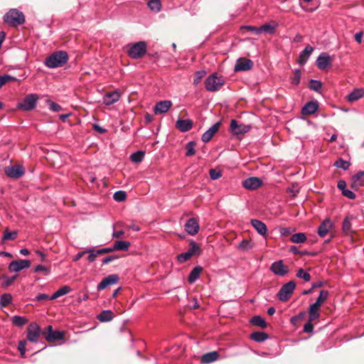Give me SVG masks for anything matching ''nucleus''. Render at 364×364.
Masks as SVG:
<instances>
[{"instance_id":"58836bf2","label":"nucleus","mask_w":364,"mask_h":364,"mask_svg":"<svg viewBox=\"0 0 364 364\" xmlns=\"http://www.w3.org/2000/svg\"><path fill=\"white\" fill-rule=\"evenodd\" d=\"M17 278V275H14L13 277H7L6 275H3L0 279L3 280L1 287L3 288H6L9 286H11L15 279Z\"/></svg>"},{"instance_id":"774afa93","label":"nucleus","mask_w":364,"mask_h":364,"mask_svg":"<svg viewBox=\"0 0 364 364\" xmlns=\"http://www.w3.org/2000/svg\"><path fill=\"white\" fill-rule=\"evenodd\" d=\"M50 109L54 112H58L62 109V107L60 105L52 102L50 103Z\"/></svg>"},{"instance_id":"bb28decb","label":"nucleus","mask_w":364,"mask_h":364,"mask_svg":"<svg viewBox=\"0 0 364 364\" xmlns=\"http://www.w3.org/2000/svg\"><path fill=\"white\" fill-rule=\"evenodd\" d=\"M321 306L316 304L315 302L312 304L309 307V320L310 321H313L317 318H318L320 316L319 309Z\"/></svg>"},{"instance_id":"f3484780","label":"nucleus","mask_w":364,"mask_h":364,"mask_svg":"<svg viewBox=\"0 0 364 364\" xmlns=\"http://www.w3.org/2000/svg\"><path fill=\"white\" fill-rule=\"evenodd\" d=\"M333 225V223L330 219H325L318 228V235L321 237H324L327 235V233L332 229Z\"/></svg>"},{"instance_id":"49530a36","label":"nucleus","mask_w":364,"mask_h":364,"mask_svg":"<svg viewBox=\"0 0 364 364\" xmlns=\"http://www.w3.org/2000/svg\"><path fill=\"white\" fill-rule=\"evenodd\" d=\"M17 234L18 233L16 231L10 232L8 229H6L3 235L2 241L14 240L16 239Z\"/></svg>"},{"instance_id":"de8ad7c7","label":"nucleus","mask_w":364,"mask_h":364,"mask_svg":"<svg viewBox=\"0 0 364 364\" xmlns=\"http://www.w3.org/2000/svg\"><path fill=\"white\" fill-rule=\"evenodd\" d=\"M322 87V84L319 80H311L309 82V87L311 90L318 92Z\"/></svg>"},{"instance_id":"7ed1b4c3","label":"nucleus","mask_w":364,"mask_h":364,"mask_svg":"<svg viewBox=\"0 0 364 364\" xmlns=\"http://www.w3.org/2000/svg\"><path fill=\"white\" fill-rule=\"evenodd\" d=\"M4 21L9 26H16L25 21V17L22 12L17 9H10L4 16Z\"/></svg>"},{"instance_id":"052dcab7","label":"nucleus","mask_w":364,"mask_h":364,"mask_svg":"<svg viewBox=\"0 0 364 364\" xmlns=\"http://www.w3.org/2000/svg\"><path fill=\"white\" fill-rule=\"evenodd\" d=\"M35 272H43L44 275H48L50 272V268L44 265H38L34 269Z\"/></svg>"},{"instance_id":"5fc2aeb1","label":"nucleus","mask_w":364,"mask_h":364,"mask_svg":"<svg viewBox=\"0 0 364 364\" xmlns=\"http://www.w3.org/2000/svg\"><path fill=\"white\" fill-rule=\"evenodd\" d=\"M127 194L124 191H118L114 193L113 198L117 202H122L126 199Z\"/></svg>"},{"instance_id":"e2e57ef3","label":"nucleus","mask_w":364,"mask_h":364,"mask_svg":"<svg viewBox=\"0 0 364 364\" xmlns=\"http://www.w3.org/2000/svg\"><path fill=\"white\" fill-rule=\"evenodd\" d=\"M210 177L212 180H216L221 177L222 174L220 171H217L216 169H210L209 171Z\"/></svg>"},{"instance_id":"4c0bfd02","label":"nucleus","mask_w":364,"mask_h":364,"mask_svg":"<svg viewBox=\"0 0 364 364\" xmlns=\"http://www.w3.org/2000/svg\"><path fill=\"white\" fill-rule=\"evenodd\" d=\"M306 240V236L303 232L294 234L291 237V241L294 243H303Z\"/></svg>"},{"instance_id":"2eb2a0df","label":"nucleus","mask_w":364,"mask_h":364,"mask_svg":"<svg viewBox=\"0 0 364 364\" xmlns=\"http://www.w3.org/2000/svg\"><path fill=\"white\" fill-rule=\"evenodd\" d=\"M185 230L191 235H195L198 232L199 224L196 218L188 219L185 225Z\"/></svg>"},{"instance_id":"9b49d317","label":"nucleus","mask_w":364,"mask_h":364,"mask_svg":"<svg viewBox=\"0 0 364 364\" xmlns=\"http://www.w3.org/2000/svg\"><path fill=\"white\" fill-rule=\"evenodd\" d=\"M331 57L327 53L323 52L317 58L316 65L320 70H325L331 66Z\"/></svg>"},{"instance_id":"603ef678","label":"nucleus","mask_w":364,"mask_h":364,"mask_svg":"<svg viewBox=\"0 0 364 364\" xmlns=\"http://www.w3.org/2000/svg\"><path fill=\"white\" fill-rule=\"evenodd\" d=\"M196 143L194 141H189L186 146V155L187 156H191L195 154L196 150H195Z\"/></svg>"},{"instance_id":"cd10ccee","label":"nucleus","mask_w":364,"mask_h":364,"mask_svg":"<svg viewBox=\"0 0 364 364\" xmlns=\"http://www.w3.org/2000/svg\"><path fill=\"white\" fill-rule=\"evenodd\" d=\"M219 355L216 351H212L204 354L201 357V362L203 363H210L218 360Z\"/></svg>"},{"instance_id":"c9c22d12","label":"nucleus","mask_w":364,"mask_h":364,"mask_svg":"<svg viewBox=\"0 0 364 364\" xmlns=\"http://www.w3.org/2000/svg\"><path fill=\"white\" fill-rule=\"evenodd\" d=\"M130 245H131L130 242L128 241H124V240L116 241L114 243V250L126 251L129 249Z\"/></svg>"},{"instance_id":"79ce46f5","label":"nucleus","mask_w":364,"mask_h":364,"mask_svg":"<svg viewBox=\"0 0 364 364\" xmlns=\"http://www.w3.org/2000/svg\"><path fill=\"white\" fill-rule=\"evenodd\" d=\"M11 301L12 296L10 294H4L0 297V306H6L11 302Z\"/></svg>"},{"instance_id":"8fccbe9b","label":"nucleus","mask_w":364,"mask_h":364,"mask_svg":"<svg viewBox=\"0 0 364 364\" xmlns=\"http://www.w3.org/2000/svg\"><path fill=\"white\" fill-rule=\"evenodd\" d=\"M328 296V291L327 290H321L315 303L321 306V304L327 299Z\"/></svg>"},{"instance_id":"c03bdc74","label":"nucleus","mask_w":364,"mask_h":364,"mask_svg":"<svg viewBox=\"0 0 364 364\" xmlns=\"http://www.w3.org/2000/svg\"><path fill=\"white\" fill-rule=\"evenodd\" d=\"M12 323L18 327L23 326L27 323L26 318L20 316H14L11 318Z\"/></svg>"},{"instance_id":"4d7b16f0","label":"nucleus","mask_w":364,"mask_h":364,"mask_svg":"<svg viewBox=\"0 0 364 364\" xmlns=\"http://www.w3.org/2000/svg\"><path fill=\"white\" fill-rule=\"evenodd\" d=\"M188 251L191 252V255H193L195 254H199L200 252V249L196 242L191 241Z\"/></svg>"},{"instance_id":"e433bc0d","label":"nucleus","mask_w":364,"mask_h":364,"mask_svg":"<svg viewBox=\"0 0 364 364\" xmlns=\"http://www.w3.org/2000/svg\"><path fill=\"white\" fill-rule=\"evenodd\" d=\"M250 321L252 324L259 326L262 328H266L267 326V322L260 316H255L254 317L252 318Z\"/></svg>"},{"instance_id":"864d4df0","label":"nucleus","mask_w":364,"mask_h":364,"mask_svg":"<svg viewBox=\"0 0 364 364\" xmlns=\"http://www.w3.org/2000/svg\"><path fill=\"white\" fill-rule=\"evenodd\" d=\"M85 253H89L87 260L90 262H93L96 259L97 256L99 255V254L97 253V250H94V248L86 249Z\"/></svg>"},{"instance_id":"a211bd4d","label":"nucleus","mask_w":364,"mask_h":364,"mask_svg":"<svg viewBox=\"0 0 364 364\" xmlns=\"http://www.w3.org/2000/svg\"><path fill=\"white\" fill-rule=\"evenodd\" d=\"M7 176L13 178H18L24 174V168L21 166H13L6 170Z\"/></svg>"},{"instance_id":"680f3d73","label":"nucleus","mask_w":364,"mask_h":364,"mask_svg":"<svg viewBox=\"0 0 364 364\" xmlns=\"http://www.w3.org/2000/svg\"><path fill=\"white\" fill-rule=\"evenodd\" d=\"M26 343H27L26 340H22V341H20L18 344V350L20 351L21 357H24V355H25Z\"/></svg>"},{"instance_id":"f704fd0d","label":"nucleus","mask_w":364,"mask_h":364,"mask_svg":"<svg viewBox=\"0 0 364 364\" xmlns=\"http://www.w3.org/2000/svg\"><path fill=\"white\" fill-rule=\"evenodd\" d=\"M202 272V268L200 266L195 267L191 272L188 276V282L190 283L195 282L199 277L200 274Z\"/></svg>"},{"instance_id":"0e129e2a","label":"nucleus","mask_w":364,"mask_h":364,"mask_svg":"<svg viewBox=\"0 0 364 364\" xmlns=\"http://www.w3.org/2000/svg\"><path fill=\"white\" fill-rule=\"evenodd\" d=\"M242 28L246 29L250 32H252L257 35L260 34L259 27H255L253 26H242Z\"/></svg>"},{"instance_id":"5701e85b","label":"nucleus","mask_w":364,"mask_h":364,"mask_svg":"<svg viewBox=\"0 0 364 364\" xmlns=\"http://www.w3.org/2000/svg\"><path fill=\"white\" fill-rule=\"evenodd\" d=\"M176 127L182 132L189 131L193 127V122L191 119H178L176 123Z\"/></svg>"},{"instance_id":"a878e982","label":"nucleus","mask_w":364,"mask_h":364,"mask_svg":"<svg viewBox=\"0 0 364 364\" xmlns=\"http://www.w3.org/2000/svg\"><path fill=\"white\" fill-rule=\"evenodd\" d=\"M318 108V105L316 102H309L302 108V114H312L317 111Z\"/></svg>"},{"instance_id":"aec40b11","label":"nucleus","mask_w":364,"mask_h":364,"mask_svg":"<svg viewBox=\"0 0 364 364\" xmlns=\"http://www.w3.org/2000/svg\"><path fill=\"white\" fill-rule=\"evenodd\" d=\"M220 126V122H216L211 126L202 135L201 139L203 142L207 143L213 138V135L218 131Z\"/></svg>"},{"instance_id":"f257e3e1","label":"nucleus","mask_w":364,"mask_h":364,"mask_svg":"<svg viewBox=\"0 0 364 364\" xmlns=\"http://www.w3.org/2000/svg\"><path fill=\"white\" fill-rule=\"evenodd\" d=\"M68 55L65 51H57L48 56L45 60V65L49 68L61 67L68 61Z\"/></svg>"},{"instance_id":"37998d69","label":"nucleus","mask_w":364,"mask_h":364,"mask_svg":"<svg viewBox=\"0 0 364 364\" xmlns=\"http://www.w3.org/2000/svg\"><path fill=\"white\" fill-rule=\"evenodd\" d=\"M353 218V216H348L343 222V230L346 233L351 232V220Z\"/></svg>"},{"instance_id":"f8f14e48","label":"nucleus","mask_w":364,"mask_h":364,"mask_svg":"<svg viewBox=\"0 0 364 364\" xmlns=\"http://www.w3.org/2000/svg\"><path fill=\"white\" fill-rule=\"evenodd\" d=\"M270 270L276 275L285 276L289 273V267L284 264L282 260H278L273 262L270 267Z\"/></svg>"},{"instance_id":"338daca9","label":"nucleus","mask_w":364,"mask_h":364,"mask_svg":"<svg viewBox=\"0 0 364 364\" xmlns=\"http://www.w3.org/2000/svg\"><path fill=\"white\" fill-rule=\"evenodd\" d=\"M342 194L349 199L355 198V194L352 191L348 189H346L343 192H342Z\"/></svg>"},{"instance_id":"2f4dec72","label":"nucleus","mask_w":364,"mask_h":364,"mask_svg":"<svg viewBox=\"0 0 364 364\" xmlns=\"http://www.w3.org/2000/svg\"><path fill=\"white\" fill-rule=\"evenodd\" d=\"M71 291V289L68 286H63L59 289H58L55 292H54L52 296L50 297V300L56 299L57 298L64 296L68 294Z\"/></svg>"},{"instance_id":"ea45409f","label":"nucleus","mask_w":364,"mask_h":364,"mask_svg":"<svg viewBox=\"0 0 364 364\" xmlns=\"http://www.w3.org/2000/svg\"><path fill=\"white\" fill-rule=\"evenodd\" d=\"M144 154L145 153L144 151H137L131 155L130 159L132 162L139 163L143 160Z\"/></svg>"},{"instance_id":"c756f323","label":"nucleus","mask_w":364,"mask_h":364,"mask_svg":"<svg viewBox=\"0 0 364 364\" xmlns=\"http://www.w3.org/2000/svg\"><path fill=\"white\" fill-rule=\"evenodd\" d=\"M277 27V24L275 23L263 24L259 26L260 34L262 33L273 34L275 32Z\"/></svg>"},{"instance_id":"c85d7f7f","label":"nucleus","mask_w":364,"mask_h":364,"mask_svg":"<svg viewBox=\"0 0 364 364\" xmlns=\"http://www.w3.org/2000/svg\"><path fill=\"white\" fill-rule=\"evenodd\" d=\"M364 96V90L363 89H355L352 91L347 97L349 102H354Z\"/></svg>"},{"instance_id":"3c124183","label":"nucleus","mask_w":364,"mask_h":364,"mask_svg":"<svg viewBox=\"0 0 364 364\" xmlns=\"http://www.w3.org/2000/svg\"><path fill=\"white\" fill-rule=\"evenodd\" d=\"M334 165L337 168H342L343 170H347L350 166V162H348V161H345L342 159H339L335 162Z\"/></svg>"},{"instance_id":"473e14b6","label":"nucleus","mask_w":364,"mask_h":364,"mask_svg":"<svg viewBox=\"0 0 364 364\" xmlns=\"http://www.w3.org/2000/svg\"><path fill=\"white\" fill-rule=\"evenodd\" d=\"M149 9L154 12H159L161 9V0H145Z\"/></svg>"},{"instance_id":"09e8293b","label":"nucleus","mask_w":364,"mask_h":364,"mask_svg":"<svg viewBox=\"0 0 364 364\" xmlns=\"http://www.w3.org/2000/svg\"><path fill=\"white\" fill-rule=\"evenodd\" d=\"M296 277L299 279H304L305 282L311 280V275L303 269H299L296 272Z\"/></svg>"},{"instance_id":"bf43d9fd","label":"nucleus","mask_w":364,"mask_h":364,"mask_svg":"<svg viewBox=\"0 0 364 364\" xmlns=\"http://www.w3.org/2000/svg\"><path fill=\"white\" fill-rule=\"evenodd\" d=\"M205 71L204 70H199L197 71L195 74L194 79H193V83L194 85H197L200 83L201 79L205 76Z\"/></svg>"},{"instance_id":"b1692460","label":"nucleus","mask_w":364,"mask_h":364,"mask_svg":"<svg viewBox=\"0 0 364 364\" xmlns=\"http://www.w3.org/2000/svg\"><path fill=\"white\" fill-rule=\"evenodd\" d=\"M251 225H252V227L257 230V232L262 235V236H264L266 235L267 234V226L266 225L257 220V219H252L251 220Z\"/></svg>"},{"instance_id":"72a5a7b5","label":"nucleus","mask_w":364,"mask_h":364,"mask_svg":"<svg viewBox=\"0 0 364 364\" xmlns=\"http://www.w3.org/2000/svg\"><path fill=\"white\" fill-rule=\"evenodd\" d=\"M97 318L102 322H108L112 320L113 314L110 310L102 311Z\"/></svg>"},{"instance_id":"423d86ee","label":"nucleus","mask_w":364,"mask_h":364,"mask_svg":"<svg viewBox=\"0 0 364 364\" xmlns=\"http://www.w3.org/2000/svg\"><path fill=\"white\" fill-rule=\"evenodd\" d=\"M295 287L296 284L294 281H289L284 284L277 294L278 299L282 301H288L295 289Z\"/></svg>"},{"instance_id":"9d476101","label":"nucleus","mask_w":364,"mask_h":364,"mask_svg":"<svg viewBox=\"0 0 364 364\" xmlns=\"http://www.w3.org/2000/svg\"><path fill=\"white\" fill-rule=\"evenodd\" d=\"M31 266V261L28 259L14 260L9 264V270L11 272H18L22 269H27Z\"/></svg>"},{"instance_id":"7c9ffc66","label":"nucleus","mask_w":364,"mask_h":364,"mask_svg":"<svg viewBox=\"0 0 364 364\" xmlns=\"http://www.w3.org/2000/svg\"><path fill=\"white\" fill-rule=\"evenodd\" d=\"M268 338L269 336L267 333L261 331H255L250 335V338L252 340L259 343L266 341Z\"/></svg>"},{"instance_id":"dca6fc26","label":"nucleus","mask_w":364,"mask_h":364,"mask_svg":"<svg viewBox=\"0 0 364 364\" xmlns=\"http://www.w3.org/2000/svg\"><path fill=\"white\" fill-rule=\"evenodd\" d=\"M172 106L170 100H163L157 102L154 108L156 114L166 113Z\"/></svg>"},{"instance_id":"6e6d98bb","label":"nucleus","mask_w":364,"mask_h":364,"mask_svg":"<svg viewBox=\"0 0 364 364\" xmlns=\"http://www.w3.org/2000/svg\"><path fill=\"white\" fill-rule=\"evenodd\" d=\"M17 79L9 75H3L0 76V87L10 81H16Z\"/></svg>"},{"instance_id":"a19ab883","label":"nucleus","mask_w":364,"mask_h":364,"mask_svg":"<svg viewBox=\"0 0 364 364\" xmlns=\"http://www.w3.org/2000/svg\"><path fill=\"white\" fill-rule=\"evenodd\" d=\"M253 245L250 240H243L237 246L238 249L247 252L252 248Z\"/></svg>"},{"instance_id":"a18cd8bd","label":"nucleus","mask_w":364,"mask_h":364,"mask_svg":"<svg viewBox=\"0 0 364 364\" xmlns=\"http://www.w3.org/2000/svg\"><path fill=\"white\" fill-rule=\"evenodd\" d=\"M301 80V71L299 69H296L294 71V75L290 78V82L293 85H298L300 83Z\"/></svg>"},{"instance_id":"4468645a","label":"nucleus","mask_w":364,"mask_h":364,"mask_svg":"<svg viewBox=\"0 0 364 364\" xmlns=\"http://www.w3.org/2000/svg\"><path fill=\"white\" fill-rule=\"evenodd\" d=\"M119 281V277L117 274H111L104 278L100 284L97 286V290L101 291L113 285Z\"/></svg>"},{"instance_id":"412c9836","label":"nucleus","mask_w":364,"mask_h":364,"mask_svg":"<svg viewBox=\"0 0 364 364\" xmlns=\"http://www.w3.org/2000/svg\"><path fill=\"white\" fill-rule=\"evenodd\" d=\"M262 181L257 177L248 178L242 181L243 186L249 190H255L259 187Z\"/></svg>"},{"instance_id":"393cba45","label":"nucleus","mask_w":364,"mask_h":364,"mask_svg":"<svg viewBox=\"0 0 364 364\" xmlns=\"http://www.w3.org/2000/svg\"><path fill=\"white\" fill-rule=\"evenodd\" d=\"M364 184V171H360L352 178V187L358 188Z\"/></svg>"},{"instance_id":"f03ea898","label":"nucleus","mask_w":364,"mask_h":364,"mask_svg":"<svg viewBox=\"0 0 364 364\" xmlns=\"http://www.w3.org/2000/svg\"><path fill=\"white\" fill-rule=\"evenodd\" d=\"M127 54L133 59L141 58L147 52V44L145 41H139L128 46Z\"/></svg>"},{"instance_id":"ddd939ff","label":"nucleus","mask_w":364,"mask_h":364,"mask_svg":"<svg viewBox=\"0 0 364 364\" xmlns=\"http://www.w3.org/2000/svg\"><path fill=\"white\" fill-rule=\"evenodd\" d=\"M253 66V62L245 58H240L237 60L235 65V71L250 70Z\"/></svg>"},{"instance_id":"6e6552de","label":"nucleus","mask_w":364,"mask_h":364,"mask_svg":"<svg viewBox=\"0 0 364 364\" xmlns=\"http://www.w3.org/2000/svg\"><path fill=\"white\" fill-rule=\"evenodd\" d=\"M45 338L49 341H55L63 339L64 332L59 331H53L51 326H48L42 332Z\"/></svg>"},{"instance_id":"20e7f679","label":"nucleus","mask_w":364,"mask_h":364,"mask_svg":"<svg viewBox=\"0 0 364 364\" xmlns=\"http://www.w3.org/2000/svg\"><path fill=\"white\" fill-rule=\"evenodd\" d=\"M224 84V80L221 76L214 73L207 77L205 81V86L207 90L215 92L218 90Z\"/></svg>"},{"instance_id":"4be33fe9","label":"nucleus","mask_w":364,"mask_h":364,"mask_svg":"<svg viewBox=\"0 0 364 364\" xmlns=\"http://www.w3.org/2000/svg\"><path fill=\"white\" fill-rule=\"evenodd\" d=\"M313 51V47H311V46H306L304 50L301 51V53L299 54L298 63L301 65H304L307 62Z\"/></svg>"},{"instance_id":"6ab92c4d","label":"nucleus","mask_w":364,"mask_h":364,"mask_svg":"<svg viewBox=\"0 0 364 364\" xmlns=\"http://www.w3.org/2000/svg\"><path fill=\"white\" fill-rule=\"evenodd\" d=\"M120 97L121 95L118 90L108 92L103 97V103L107 106L112 105L119 101Z\"/></svg>"},{"instance_id":"39448f33","label":"nucleus","mask_w":364,"mask_h":364,"mask_svg":"<svg viewBox=\"0 0 364 364\" xmlns=\"http://www.w3.org/2000/svg\"><path fill=\"white\" fill-rule=\"evenodd\" d=\"M38 96L36 94H29L26 95L22 102H18L17 107L23 111H30L36 107Z\"/></svg>"},{"instance_id":"69168bd1","label":"nucleus","mask_w":364,"mask_h":364,"mask_svg":"<svg viewBox=\"0 0 364 364\" xmlns=\"http://www.w3.org/2000/svg\"><path fill=\"white\" fill-rule=\"evenodd\" d=\"M312 321H310L309 319V321L306 322L304 326V331L306 333H311L314 330V325L311 323Z\"/></svg>"},{"instance_id":"1a4fd4ad","label":"nucleus","mask_w":364,"mask_h":364,"mask_svg":"<svg viewBox=\"0 0 364 364\" xmlns=\"http://www.w3.org/2000/svg\"><path fill=\"white\" fill-rule=\"evenodd\" d=\"M251 129V125L239 124L237 120L232 119L230 125V130L235 135L244 134Z\"/></svg>"},{"instance_id":"0eeeda50","label":"nucleus","mask_w":364,"mask_h":364,"mask_svg":"<svg viewBox=\"0 0 364 364\" xmlns=\"http://www.w3.org/2000/svg\"><path fill=\"white\" fill-rule=\"evenodd\" d=\"M42 332L38 323H30L26 330L27 340L31 343H37Z\"/></svg>"},{"instance_id":"13d9d810","label":"nucleus","mask_w":364,"mask_h":364,"mask_svg":"<svg viewBox=\"0 0 364 364\" xmlns=\"http://www.w3.org/2000/svg\"><path fill=\"white\" fill-rule=\"evenodd\" d=\"M193 255L191 252L186 251L177 256V259L180 262H185L188 260Z\"/></svg>"}]
</instances>
